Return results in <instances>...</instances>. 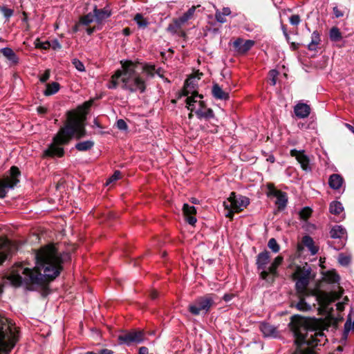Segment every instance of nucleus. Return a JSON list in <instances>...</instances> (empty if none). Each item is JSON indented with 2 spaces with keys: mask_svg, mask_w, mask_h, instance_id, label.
I'll return each mask as SVG.
<instances>
[{
  "mask_svg": "<svg viewBox=\"0 0 354 354\" xmlns=\"http://www.w3.org/2000/svg\"><path fill=\"white\" fill-rule=\"evenodd\" d=\"M68 253H59L53 245L41 248L35 254L36 266L33 269L19 268L13 270L9 280L15 286L44 283V278L53 279L62 270V263L68 260Z\"/></svg>",
  "mask_w": 354,
  "mask_h": 354,
  "instance_id": "f257e3e1",
  "label": "nucleus"
},
{
  "mask_svg": "<svg viewBox=\"0 0 354 354\" xmlns=\"http://www.w3.org/2000/svg\"><path fill=\"white\" fill-rule=\"evenodd\" d=\"M289 327L295 337L291 354H317L315 348L328 341L323 330L314 326L312 320L299 315L292 316Z\"/></svg>",
  "mask_w": 354,
  "mask_h": 354,
  "instance_id": "f03ea898",
  "label": "nucleus"
},
{
  "mask_svg": "<svg viewBox=\"0 0 354 354\" xmlns=\"http://www.w3.org/2000/svg\"><path fill=\"white\" fill-rule=\"evenodd\" d=\"M122 88L131 93H144L146 90V82L154 77L156 67L154 65L131 60H122Z\"/></svg>",
  "mask_w": 354,
  "mask_h": 354,
  "instance_id": "7ed1b4c3",
  "label": "nucleus"
},
{
  "mask_svg": "<svg viewBox=\"0 0 354 354\" xmlns=\"http://www.w3.org/2000/svg\"><path fill=\"white\" fill-rule=\"evenodd\" d=\"M86 134L84 125L77 117H70L66 124L61 127L57 133L53 137V142L44 151V157L57 156L61 158L64 155V149L61 145H67L73 137L80 139Z\"/></svg>",
  "mask_w": 354,
  "mask_h": 354,
  "instance_id": "20e7f679",
  "label": "nucleus"
},
{
  "mask_svg": "<svg viewBox=\"0 0 354 354\" xmlns=\"http://www.w3.org/2000/svg\"><path fill=\"white\" fill-rule=\"evenodd\" d=\"M183 94L187 96V109L191 112H194L199 120H209L214 118V113L212 109L207 108L206 104L202 100L203 95L196 91L190 92L188 90V84L186 82Z\"/></svg>",
  "mask_w": 354,
  "mask_h": 354,
  "instance_id": "39448f33",
  "label": "nucleus"
},
{
  "mask_svg": "<svg viewBox=\"0 0 354 354\" xmlns=\"http://www.w3.org/2000/svg\"><path fill=\"white\" fill-rule=\"evenodd\" d=\"M250 204V199L244 196L231 192L229 198L223 202V206L228 212L226 217L232 218L234 214L243 211Z\"/></svg>",
  "mask_w": 354,
  "mask_h": 354,
  "instance_id": "423d86ee",
  "label": "nucleus"
},
{
  "mask_svg": "<svg viewBox=\"0 0 354 354\" xmlns=\"http://www.w3.org/2000/svg\"><path fill=\"white\" fill-rule=\"evenodd\" d=\"M216 296L207 294L196 298L193 303L189 305L188 310L193 315H198L201 313L207 314L210 308L216 304Z\"/></svg>",
  "mask_w": 354,
  "mask_h": 354,
  "instance_id": "0eeeda50",
  "label": "nucleus"
},
{
  "mask_svg": "<svg viewBox=\"0 0 354 354\" xmlns=\"http://www.w3.org/2000/svg\"><path fill=\"white\" fill-rule=\"evenodd\" d=\"M20 171L19 169L12 166L10 169V175L0 179V198H3L10 189L14 188L19 182V176Z\"/></svg>",
  "mask_w": 354,
  "mask_h": 354,
  "instance_id": "6e6552de",
  "label": "nucleus"
},
{
  "mask_svg": "<svg viewBox=\"0 0 354 354\" xmlns=\"http://www.w3.org/2000/svg\"><path fill=\"white\" fill-rule=\"evenodd\" d=\"M330 236L333 239H338V241L337 244H335L333 242L328 241V245L334 250H339L346 244L347 239L346 230L342 225H335L330 230Z\"/></svg>",
  "mask_w": 354,
  "mask_h": 354,
  "instance_id": "1a4fd4ad",
  "label": "nucleus"
},
{
  "mask_svg": "<svg viewBox=\"0 0 354 354\" xmlns=\"http://www.w3.org/2000/svg\"><path fill=\"white\" fill-rule=\"evenodd\" d=\"M270 259V252L264 250L257 256L256 264L257 269L261 271L260 277L263 280H267L269 277L267 265Z\"/></svg>",
  "mask_w": 354,
  "mask_h": 354,
  "instance_id": "9d476101",
  "label": "nucleus"
},
{
  "mask_svg": "<svg viewBox=\"0 0 354 354\" xmlns=\"http://www.w3.org/2000/svg\"><path fill=\"white\" fill-rule=\"evenodd\" d=\"M144 334L142 331H132L118 336L120 344L130 346L133 344H140L143 341Z\"/></svg>",
  "mask_w": 354,
  "mask_h": 354,
  "instance_id": "9b49d317",
  "label": "nucleus"
},
{
  "mask_svg": "<svg viewBox=\"0 0 354 354\" xmlns=\"http://www.w3.org/2000/svg\"><path fill=\"white\" fill-rule=\"evenodd\" d=\"M290 153L291 156L295 157L303 170L307 172L311 171L309 158L305 154L304 150L298 151L296 149H293L290 150Z\"/></svg>",
  "mask_w": 354,
  "mask_h": 354,
  "instance_id": "f8f14e48",
  "label": "nucleus"
},
{
  "mask_svg": "<svg viewBox=\"0 0 354 354\" xmlns=\"http://www.w3.org/2000/svg\"><path fill=\"white\" fill-rule=\"evenodd\" d=\"M254 45L253 40H243L242 38H238L233 42L234 50L238 54L246 53Z\"/></svg>",
  "mask_w": 354,
  "mask_h": 354,
  "instance_id": "ddd939ff",
  "label": "nucleus"
},
{
  "mask_svg": "<svg viewBox=\"0 0 354 354\" xmlns=\"http://www.w3.org/2000/svg\"><path fill=\"white\" fill-rule=\"evenodd\" d=\"M259 329L266 338L277 339L279 337L277 328L267 322H262L259 325Z\"/></svg>",
  "mask_w": 354,
  "mask_h": 354,
  "instance_id": "4468645a",
  "label": "nucleus"
},
{
  "mask_svg": "<svg viewBox=\"0 0 354 354\" xmlns=\"http://www.w3.org/2000/svg\"><path fill=\"white\" fill-rule=\"evenodd\" d=\"M310 277V269H306L301 272L295 284L296 289L298 292H304L306 289L309 284Z\"/></svg>",
  "mask_w": 354,
  "mask_h": 354,
  "instance_id": "2eb2a0df",
  "label": "nucleus"
},
{
  "mask_svg": "<svg viewBox=\"0 0 354 354\" xmlns=\"http://www.w3.org/2000/svg\"><path fill=\"white\" fill-rule=\"evenodd\" d=\"M15 346V337L7 339V334L0 328V351H9Z\"/></svg>",
  "mask_w": 354,
  "mask_h": 354,
  "instance_id": "dca6fc26",
  "label": "nucleus"
},
{
  "mask_svg": "<svg viewBox=\"0 0 354 354\" xmlns=\"http://www.w3.org/2000/svg\"><path fill=\"white\" fill-rule=\"evenodd\" d=\"M93 13L95 15V21L98 24L108 19L111 15V11L109 6L99 9L96 6H95L93 8Z\"/></svg>",
  "mask_w": 354,
  "mask_h": 354,
  "instance_id": "f3484780",
  "label": "nucleus"
},
{
  "mask_svg": "<svg viewBox=\"0 0 354 354\" xmlns=\"http://www.w3.org/2000/svg\"><path fill=\"white\" fill-rule=\"evenodd\" d=\"M183 211L186 216L187 223L192 225H194L196 223V218L194 215L196 213V209L194 206L189 205L187 203L183 205Z\"/></svg>",
  "mask_w": 354,
  "mask_h": 354,
  "instance_id": "a211bd4d",
  "label": "nucleus"
},
{
  "mask_svg": "<svg viewBox=\"0 0 354 354\" xmlns=\"http://www.w3.org/2000/svg\"><path fill=\"white\" fill-rule=\"evenodd\" d=\"M295 115L299 118H307L310 113V106L305 103H298L294 108Z\"/></svg>",
  "mask_w": 354,
  "mask_h": 354,
  "instance_id": "6ab92c4d",
  "label": "nucleus"
},
{
  "mask_svg": "<svg viewBox=\"0 0 354 354\" xmlns=\"http://www.w3.org/2000/svg\"><path fill=\"white\" fill-rule=\"evenodd\" d=\"M0 52L12 64L16 65L19 63V59L11 48H3L0 50Z\"/></svg>",
  "mask_w": 354,
  "mask_h": 354,
  "instance_id": "aec40b11",
  "label": "nucleus"
},
{
  "mask_svg": "<svg viewBox=\"0 0 354 354\" xmlns=\"http://www.w3.org/2000/svg\"><path fill=\"white\" fill-rule=\"evenodd\" d=\"M212 93L213 97L216 100H227L230 98L229 93L223 91L218 84L213 85Z\"/></svg>",
  "mask_w": 354,
  "mask_h": 354,
  "instance_id": "412c9836",
  "label": "nucleus"
},
{
  "mask_svg": "<svg viewBox=\"0 0 354 354\" xmlns=\"http://www.w3.org/2000/svg\"><path fill=\"white\" fill-rule=\"evenodd\" d=\"M344 183L343 178L339 174H332L328 179V185L333 189H339Z\"/></svg>",
  "mask_w": 354,
  "mask_h": 354,
  "instance_id": "4be33fe9",
  "label": "nucleus"
},
{
  "mask_svg": "<svg viewBox=\"0 0 354 354\" xmlns=\"http://www.w3.org/2000/svg\"><path fill=\"white\" fill-rule=\"evenodd\" d=\"M302 243L308 249L311 254L315 255L318 252L319 248L315 245V242L311 236H304L302 238Z\"/></svg>",
  "mask_w": 354,
  "mask_h": 354,
  "instance_id": "5701e85b",
  "label": "nucleus"
},
{
  "mask_svg": "<svg viewBox=\"0 0 354 354\" xmlns=\"http://www.w3.org/2000/svg\"><path fill=\"white\" fill-rule=\"evenodd\" d=\"M122 84V73L120 69L115 71L114 75H112L111 80L107 85L109 89H114L118 87L119 84Z\"/></svg>",
  "mask_w": 354,
  "mask_h": 354,
  "instance_id": "b1692460",
  "label": "nucleus"
},
{
  "mask_svg": "<svg viewBox=\"0 0 354 354\" xmlns=\"http://www.w3.org/2000/svg\"><path fill=\"white\" fill-rule=\"evenodd\" d=\"M277 200L275 201V204L277 206L279 210H283L287 205L288 203V196L286 192H281L277 197Z\"/></svg>",
  "mask_w": 354,
  "mask_h": 354,
  "instance_id": "393cba45",
  "label": "nucleus"
},
{
  "mask_svg": "<svg viewBox=\"0 0 354 354\" xmlns=\"http://www.w3.org/2000/svg\"><path fill=\"white\" fill-rule=\"evenodd\" d=\"M283 258L281 256H277L274 261L272 262L271 265L268 268V271L269 272V274H271L272 275H275L277 273V268L283 262Z\"/></svg>",
  "mask_w": 354,
  "mask_h": 354,
  "instance_id": "a878e982",
  "label": "nucleus"
},
{
  "mask_svg": "<svg viewBox=\"0 0 354 354\" xmlns=\"http://www.w3.org/2000/svg\"><path fill=\"white\" fill-rule=\"evenodd\" d=\"M321 41L320 35L318 31L315 30L312 33L311 35V41L308 45V48L310 50H315L317 49V46Z\"/></svg>",
  "mask_w": 354,
  "mask_h": 354,
  "instance_id": "bb28decb",
  "label": "nucleus"
},
{
  "mask_svg": "<svg viewBox=\"0 0 354 354\" xmlns=\"http://www.w3.org/2000/svg\"><path fill=\"white\" fill-rule=\"evenodd\" d=\"M94 146V142L92 140H86L77 142L75 148L80 151H86Z\"/></svg>",
  "mask_w": 354,
  "mask_h": 354,
  "instance_id": "cd10ccee",
  "label": "nucleus"
},
{
  "mask_svg": "<svg viewBox=\"0 0 354 354\" xmlns=\"http://www.w3.org/2000/svg\"><path fill=\"white\" fill-rule=\"evenodd\" d=\"M59 84L57 82H53L51 84H46V88L44 91V94L46 96H49L55 94L59 90Z\"/></svg>",
  "mask_w": 354,
  "mask_h": 354,
  "instance_id": "c85d7f7f",
  "label": "nucleus"
},
{
  "mask_svg": "<svg viewBox=\"0 0 354 354\" xmlns=\"http://www.w3.org/2000/svg\"><path fill=\"white\" fill-rule=\"evenodd\" d=\"M329 210L331 214L337 215L344 210V207L340 202L335 201L330 203Z\"/></svg>",
  "mask_w": 354,
  "mask_h": 354,
  "instance_id": "c756f323",
  "label": "nucleus"
},
{
  "mask_svg": "<svg viewBox=\"0 0 354 354\" xmlns=\"http://www.w3.org/2000/svg\"><path fill=\"white\" fill-rule=\"evenodd\" d=\"M330 39L333 41H339L342 39V33L339 28L333 27L329 32Z\"/></svg>",
  "mask_w": 354,
  "mask_h": 354,
  "instance_id": "7c9ffc66",
  "label": "nucleus"
},
{
  "mask_svg": "<svg viewBox=\"0 0 354 354\" xmlns=\"http://www.w3.org/2000/svg\"><path fill=\"white\" fill-rule=\"evenodd\" d=\"M266 195L268 197H277L281 194V192H282L281 191L277 189L272 183H268L266 185Z\"/></svg>",
  "mask_w": 354,
  "mask_h": 354,
  "instance_id": "2f4dec72",
  "label": "nucleus"
},
{
  "mask_svg": "<svg viewBox=\"0 0 354 354\" xmlns=\"http://www.w3.org/2000/svg\"><path fill=\"white\" fill-rule=\"evenodd\" d=\"M134 21L139 28H145L149 25V21L145 19L142 14L138 13L134 17Z\"/></svg>",
  "mask_w": 354,
  "mask_h": 354,
  "instance_id": "473e14b6",
  "label": "nucleus"
},
{
  "mask_svg": "<svg viewBox=\"0 0 354 354\" xmlns=\"http://www.w3.org/2000/svg\"><path fill=\"white\" fill-rule=\"evenodd\" d=\"M93 21H95L93 12H88V14L82 16L80 19V24L84 26H88Z\"/></svg>",
  "mask_w": 354,
  "mask_h": 354,
  "instance_id": "72a5a7b5",
  "label": "nucleus"
},
{
  "mask_svg": "<svg viewBox=\"0 0 354 354\" xmlns=\"http://www.w3.org/2000/svg\"><path fill=\"white\" fill-rule=\"evenodd\" d=\"M338 289L337 291H332L328 294V299L329 302H333L342 296L344 290L340 287H338Z\"/></svg>",
  "mask_w": 354,
  "mask_h": 354,
  "instance_id": "f704fd0d",
  "label": "nucleus"
},
{
  "mask_svg": "<svg viewBox=\"0 0 354 354\" xmlns=\"http://www.w3.org/2000/svg\"><path fill=\"white\" fill-rule=\"evenodd\" d=\"M326 279L332 283H338L340 280V277L338 274H337L335 271H328L326 276Z\"/></svg>",
  "mask_w": 354,
  "mask_h": 354,
  "instance_id": "c9c22d12",
  "label": "nucleus"
},
{
  "mask_svg": "<svg viewBox=\"0 0 354 354\" xmlns=\"http://www.w3.org/2000/svg\"><path fill=\"white\" fill-rule=\"evenodd\" d=\"M295 307L297 310L303 312L309 311L311 310V306L307 302H306L305 299H301L296 304Z\"/></svg>",
  "mask_w": 354,
  "mask_h": 354,
  "instance_id": "e433bc0d",
  "label": "nucleus"
},
{
  "mask_svg": "<svg viewBox=\"0 0 354 354\" xmlns=\"http://www.w3.org/2000/svg\"><path fill=\"white\" fill-rule=\"evenodd\" d=\"M195 10H196V8L194 6H192V8H190L186 12H185L183 15V16H181L179 18L180 22L183 24V23L186 22L187 21H188L194 15Z\"/></svg>",
  "mask_w": 354,
  "mask_h": 354,
  "instance_id": "4c0bfd02",
  "label": "nucleus"
},
{
  "mask_svg": "<svg viewBox=\"0 0 354 354\" xmlns=\"http://www.w3.org/2000/svg\"><path fill=\"white\" fill-rule=\"evenodd\" d=\"M338 262L343 266H348L351 262V257L349 255L340 253L338 256Z\"/></svg>",
  "mask_w": 354,
  "mask_h": 354,
  "instance_id": "58836bf2",
  "label": "nucleus"
},
{
  "mask_svg": "<svg viewBox=\"0 0 354 354\" xmlns=\"http://www.w3.org/2000/svg\"><path fill=\"white\" fill-rule=\"evenodd\" d=\"M268 246L274 253H277L280 250L279 245L274 238L268 241Z\"/></svg>",
  "mask_w": 354,
  "mask_h": 354,
  "instance_id": "ea45409f",
  "label": "nucleus"
},
{
  "mask_svg": "<svg viewBox=\"0 0 354 354\" xmlns=\"http://www.w3.org/2000/svg\"><path fill=\"white\" fill-rule=\"evenodd\" d=\"M72 64L75 66V68L80 72L85 71V67L82 62L79 60L78 59H72Z\"/></svg>",
  "mask_w": 354,
  "mask_h": 354,
  "instance_id": "a19ab883",
  "label": "nucleus"
},
{
  "mask_svg": "<svg viewBox=\"0 0 354 354\" xmlns=\"http://www.w3.org/2000/svg\"><path fill=\"white\" fill-rule=\"evenodd\" d=\"M35 46L36 48L47 50L49 48H50V43L48 41L42 42V41H39V40H37L35 42Z\"/></svg>",
  "mask_w": 354,
  "mask_h": 354,
  "instance_id": "79ce46f5",
  "label": "nucleus"
},
{
  "mask_svg": "<svg viewBox=\"0 0 354 354\" xmlns=\"http://www.w3.org/2000/svg\"><path fill=\"white\" fill-rule=\"evenodd\" d=\"M0 10L6 19H9L13 15V10L5 6L1 7Z\"/></svg>",
  "mask_w": 354,
  "mask_h": 354,
  "instance_id": "37998d69",
  "label": "nucleus"
},
{
  "mask_svg": "<svg viewBox=\"0 0 354 354\" xmlns=\"http://www.w3.org/2000/svg\"><path fill=\"white\" fill-rule=\"evenodd\" d=\"M289 21L292 26H298L301 22L300 16L299 15H293L289 18Z\"/></svg>",
  "mask_w": 354,
  "mask_h": 354,
  "instance_id": "c03bdc74",
  "label": "nucleus"
},
{
  "mask_svg": "<svg viewBox=\"0 0 354 354\" xmlns=\"http://www.w3.org/2000/svg\"><path fill=\"white\" fill-rule=\"evenodd\" d=\"M120 176H121L120 171H118V170L115 171L113 174L108 179V180L106 182V185H109V183H111L114 181L118 180V179L120 178Z\"/></svg>",
  "mask_w": 354,
  "mask_h": 354,
  "instance_id": "a18cd8bd",
  "label": "nucleus"
},
{
  "mask_svg": "<svg viewBox=\"0 0 354 354\" xmlns=\"http://www.w3.org/2000/svg\"><path fill=\"white\" fill-rule=\"evenodd\" d=\"M269 74L270 77V84L272 86H274L277 83V76L278 75V71L277 70H271Z\"/></svg>",
  "mask_w": 354,
  "mask_h": 354,
  "instance_id": "49530a36",
  "label": "nucleus"
},
{
  "mask_svg": "<svg viewBox=\"0 0 354 354\" xmlns=\"http://www.w3.org/2000/svg\"><path fill=\"white\" fill-rule=\"evenodd\" d=\"M312 210L309 207H304L300 212V216L303 219H308L310 214Z\"/></svg>",
  "mask_w": 354,
  "mask_h": 354,
  "instance_id": "de8ad7c7",
  "label": "nucleus"
},
{
  "mask_svg": "<svg viewBox=\"0 0 354 354\" xmlns=\"http://www.w3.org/2000/svg\"><path fill=\"white\" fill-rule=\"evenodd\" d=\"M116 126L118 129L122 131H126L128 128L126 122L122 119H120L117 121Z\"/></svg>",
  "mask_w": 354,
  "mask_h": 354,
  "instance_id": "09e8293b",
  "label": "nucleus"
},
{
  "mask_svg": "<svg viewBox=\"0 0 354 354\" xmlns=\"http://www.w3.org/2000/svg\"><path fill=\"white\" fill-rule=\"evenodd\" d=\"M215 17L216 21L220 23H224L226 21L225 16L221 12L216 11Z\"/></svg>",
  "mask_w": 354,
  "mask_h": 354,
  "instance_id": "8fccbe9b",
  "label": "nucleus"
},
{
  "mask_svg": "<svg viewBox=\"0 0 354 354\" xmlns=\"http://www.w3.org/2000/svg\"><path fill=\"white\" fill-rule=\"evenodd\" d=\"M50 47L53 50H57V49H60L62 48L60 43L56 39L52 40L51 41H50Z\"/></svg>",
  "mask_w": 354,
  "mask_h": 354,
  "instance_id": "3c124183",
  "label": "nucleus"
},
{
  "mask_svg": "<svg viewBox=\"0 0 354 354\" xmlns=\"http://www.w3.org/2000/svg\"><path fill=\"white\" fill-rule=\"evenodd\" d=\"M50 77V71L46 70L39 77V80L41 82H46Z\"/></svg>",
  "mask_w": 354,
  "mask_h": 354,
  "instance_id": "603ef678",
  "label": "nucleus"
},
{
  "mask_svg": "<svg viewBox=\"0 0 354 354\" xmlns=\"http://www.w3.org/2000/svg\"><path fill=\"white\" fill-rule=\"evenodd\" d=\"M348 301V299L347 297H345L344 299V301L342 302H338L336 306H337V310H339V311H343L344 309V306L346 304H347V302Z\"/></svg>",
  "mask_w": 354,
  "mask_h": 354,
  "instance_id": "864d4df0",
  "label": "nucleus"
},
{
  "mask_svg": "<svg viewBox=\"0 0 354 354\" xmlns=\"http://www.w3.org/2000/svg\"><path fill=\"white\" fill-rule=\"evenodd\" d=\"M8 253L3 249H0V265L6 259Z\"/></svg>",
  "mask_w": 354,
  "mask_h": 354,
  "instance_id": "5fc2aeb1",
  "label": "nucleus"
},
{
  "mask_svg": "<svg viewBox=\"0 0 354 354\" xmlns=\"http://www.w3.org/2000/svg\"><path fill=\"white\" fill-rule=\"evenodd\" d=\"M333 13L337 18L343 17L344 13L337 6L333 8Z\"/></svg>",
  "mask_w": 354,
  "mask_h": 354,
  "instance_id": "6e6d98bb",
  "label": "nucleus"
},
{
  "mask_svg": "<svg viewBox=\"0 0 354 354\" xmlns=\"http://www.w3.org/2000/svg\"><path fill=\"white\" fill-rule=\"evenodd\" d=\"M113 351L107 349V348H102L99 350L97 353H91L90 354H112Z\"/></svg>",
  "mask_w": 354,
  "mask_h": 354,
  "instance_id": "4d7b16f0",
  "label": "nucleus"
},
{
  "mask_svg": "<svg viewBox=\"0 0 354 354\" xmlns=\"http://www.w3.org/2000/svg\"><path fill=\"white\" fill-rule=\"evenodd\" d=\"M37 110L39 114H44L47 112V109L44 106H39Z\"/></svg>",
  "mask_w": 354,
  "mask_h": 354,
  "instance_id": "13d9d810",
  "label": "nucleus"
},
{
  "mask_svg": "<svg viewBox=\"0 0 354 354\" xmlns=\"http://www.w3.org/2000/svg\"><path fill=\"white\" fill-rule=\"evenodd\" d=\"M221 12L226 17L231 14V10L229 8L226 7V8H223V10Z\"/></svg>",
  "mask_w": 354,
  "mask_h": 354,
  "instance_id": "bf43d9fd",
  "label": "nucleus"
},
{
  "mask_svg": "<svg viewBox=\"0 0 354 354\" xmlns=\"http://www.w3.org/2000/svg\"><path fill=\"white\" fill-rule=\"evenodd\" d=\"M139 354H148V348L145 346H142L139 348Z\"/></svg>",
  "mask_w": 354,
  "mask_h": 354,
  "instance_id": "052dcab7",
  "label": "nucleus"
},
{
  "mask_svg": "<svg viewBox=\"0 0 354 354\" xmlns=\"http://www.w3.org/2000/svg\"><path fill=\"white\" fill-rule=\"evenodd\" d=\"M151 299H156L158 297V293L156 290H152L150 293Z\"/></svg>",
  "mask_w": 354,
  "mask_h": 354,
  "instance_id": "680f3d73",
  "label": "nucleus"
},
{
  "mask_svg": "<svg viewBox=\"0 0 354 354\" xmlns=\"http://www.w3.org/2000/svg\"><path fill=\"white\" fill-rule=\"evenodd\" d=\"M122 32L125 36H129L131 34V30L129 28H124Z\"/></svg>",
  "mask_w": 354,
  "mask_h": 354,
  "instance_id": "e2e57ef3",
  "label": "nucleus"
},
{
  "mask_svg": "<svg viewBox=\"0 0 354 354\" xmlns=\"http://www.w3.org/2000/svg\"><path fill=\"white\" fill-rule=\"evenodd\" d=\"M345 126L346 127V128L348 129H349L354 134V127L353 126H352L351 124H348V123H346Z\"/></svg>",
  "mask_w": 354,
  "mask_h": 354,
  "instance_id": "0e129e2a",
  "label": "nucleus"
},
{
  "mask_svg": "<svg viewBox=\"0 0 354 354\" xmlns=\"http://www.w3.org/2000/svg\"><path fill=\"white\" fill-rule=\"evenodd\" d=\"M86 31L88 35H91L95 31V28H86Z\"/></svg>",
  "mask_w": 354,
  "mask_h": 354,
  "instance_id": "69168bd1",
  "label": "nucleus"
},
{
  "mask_svg": "<svg viewBox=\"0 0 354 354\" xmlns=\"http://www.w3.org/2000/svg\"><path fill=\"white\" fill-rule=\"evenodd\" d=\"M267 160L270 162H274L275 160V158L272 155H271V156H269V157L267 158Z\"/></svg>",
  "mask_w": 354,
  "mask_h": 354,
  "instance_id": "338daca9",
  "label": "nucleus"
},
{
  "mask_svg": "<svg viewBox=\"0 0 354 354\" xmlns=\"http://www.w3.org/2000/svg\"><path fill=\"white\" fill-rule=\"evenodd\" d=\"M231 299V297L228 295H225L224 297H223V299L225 301H229Z\"/></svg>",
  "mask_w": 354,
  "mask_h": 354,
  "instance_id": "774afa93",
  "label": "nucleus"
}]
</instances>
